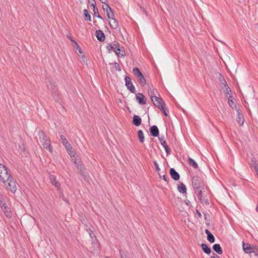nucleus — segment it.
<instances>
[{"instance_id":"obj_1","label":"nucleus","mask_w":258,"mask_h":258,"mask_svg":"<svg viewBox=\"0 0 258 258\" xmlns=\"http://www.w3.org/2000/svg\"><path fill=\"white\" fill-rule=\"evenodd\" d=\"M242 249L246 253H253L255 256H258V246L254 245L252 246L248 243H245L244 241L242 242Z\"/></svg>"},{"instance_id":"obj_2","label":"nucleus","mask_w":258,"mask_h":258,"mask_svg":"<svg viewBox=\"0 0 258 258\" xmlns=\"http://www.w3.org/2000/svg\"><path fill=\"white\" fill-rule=\"evenodd\" d=\"M133 73L136 77L139 83L141 86H144L146 84V81L140 70L138 68L135 67L133 68Z\"/></svg>"},{"instance_id":"obj_3","label":"nucleus","mask_w":258,"mask_h":258,"mask_svg":"<svg viewBox=\"0 0 258 258\" xmlns=\"http://www.w3.org/2000/svg\"><path fill=\"white\" fill-rule=\"evenodd\" d=\"M8 182V188L13 193H15L17 190L16 182L14 181L12 176L9 174L6 177V182Z\"/></svg>"},{"instance_id":"obj_4","label":"nucleus","mask_w":258,"mask_h":258,"mask_svg":"<svg viewBox=\"0 0 258 258\" xmlns=\"http://www.w3.org/2000/svg\"><path fill=\"white\" fill-rule=\"evenodd\" d=\"M191 183L192 187H202V185H205V183L203 179L198 175L195 176L192 178Z\"/></svg>"},{"instance_id":"obj_5","label":"nucleus","mask_w":258,"mask_h":258,"mask_svg":"<svg viewBox=\"0 0 258 258\" xmlns=\"http://www.w3.org/2000/svg\"><path fill=\"white\" fill-rule=\"evenodd\" d=\"M124 81H125V85L127 89L131 93H135L136 90L131 81V79L129 77L125 76L124 77Z\"/></svg>"},{"instance_id":"obj_6","label":"nucleus","mask_w":258,"mask_h":258,"mask_svg":"<svg viewBox=\"0 0 258 258\" xmlns=\"http://www.w3.org/2000/svg\"><path fill=\"white\" fill-rule=\"evenodd\" d=\"M8 174L7 168L5 165L0 164V180L6 183V177Z\"/></svg>"},{"instance_id":"obj_7","label":"nucleus","mask_w":258,"mask_h":258,"mask_svg":"<svg viewBox=\"0 0 258 258\" xmlns=\"http://www.w3.org/2000/svg\"><path fill=\"white\" fill-rule=\"evenodd\" d=\"M151 99L154 105L157 108H159L163 104H165L163 100L160 97L151 95Z\"/></svg>"},{"instance_id":"obj_8","label":"nucleus","mask_w":258,"mask_h":258,"mask_svg":"<svg viewBox=\"0 0 258 258\" xmlns=\"http://www.w3.org/2000/svg\"><path fill=\"white\" fill-rule=\"evenodd\" d=\"M49 179L51 183L53 185L57 190L60 189V184L56 179V176L54 175L50 174L49 175Z\"/></svg>"},{"instance_id":"obj_9","label":"nucleus","mask_w":258,"mask_h":258,"mask_svg":"<svg viewBox=\"0 0 258 258\" xmlns=\"http://www.w3.org/2000/svg\"><path fill=\"white\" fill-rule=\"evenodd\" d=\"M136 99L139 104L144 105L146 103V98L142 93H137L136 95Z\"/></svg>"},{"instance_id":"obj_10","label":"nucleus","mask_w":258,"mask_h":258,"mask_svg":"<svg viewBox=\"0 0 258 258\" xmlns=\"http://www.w3.org/2000/svg\"><path fill=\"white\" fill-rule=\"evenodd\" d=\"M42 145L44 148L48 150L50 152H52V147L51 145V142L49 138L42 141Z\"/></svg>"},{"instance_id":"obj_11","label":"nucleus","mask_w":258,"mask_h":258,"mask_svg":"<svg viewBox=\"0 0 258 258\" xmlns=\"http://www.w3.org/2000/svg\"><path fill=\"white\" fill-rule=\"evenodd\" d=\"M149 132L151 136L153 137H159V131L158 127L154 125L149 128Z\"/></svg>"},{"instance_id":"obj_12","label":"nucleus","mask_w":258,"mask_h":258,"mask_svg":"<svg viewBox=\"0 0 258 258\" xmlns=\"http://www.w3.org/2000/svg\"><path fill=\"white\" fill-rule=\"evenodd\" d=\"M91 243L94 253H97L100 250V243L97 238L91 239Z\"/></svg>"},{"instance_id":"obj_13","label":"nucleus","mask_w":258,"mask_h":258,"mask_svg":"<svg viewBox=\"0 0 258 258\" xmlns=\"http://www.w3.org/2000/svg\"><path fill=\"white\" fill-rule=\"evenodd\" d=\"M46 83L47 88L51 91L55 90L57 89L56 82L52 79L48 78Z\"/></svg>"},{"instance_id":"obj_14","label":"nucleus","mask_w":258,"mask_h":258,"mask_svg":"<svg viewBox=\"0 0 258 258\" xmlns=\"http://www.w3.org/2000/svg\"><path fill=\"white\" fill-rule=\"evenodd\" d=\"M169 174H170L171 178L175 181L178 180L180 178L179 174L173 168H170Z\"/></svg>"},{"instance_id":"obj_15","label":"nucleus","mask_w":258,"mask_h":258,"mask_svg":"<svg viewBox=\"0 0 258 258\" xmlns=\"http://www.w3.org/2000/svg\"><path fill=\"white\" fill-rule=\"evenodd\" d=\"M159 140L161 144L163 146L167 155L170 154L171 152L170 148L168 146L166 142L163 139V137L159 138Z\"/></svg>"},{"instance_id":"obj_16","label":"nucleus","mask_w":258,"mask_h":258,"mask_svg":"<svg viewBox=\"0 0 258 258\" xmlns=\"http://www.w3.org/2000/svg\"><path fill=\"white\" fill-rule=\"evenodd\" d=\"M95 35L97 39L100 42H103L105 39V34L101 30H96Z\"/></svg>"},{"instance_id":"obj_17","label":"nucleus","mask_w":258,"mask_h":258,"mask_svg":"<svg viewBox=\"0 0 258 258\" xmlns=\"http://www.w3.org/2000/svg\"><path fill=\"white\" fill-rule=\"evenodd\" d=\"M74 163L79 173L85 170L84 165L81 160L78 161L77 159H75Z\"/></svg>"},{"instance_id":"obj_18","label":"nucleus","mask_w":258,"mask_h":258,"mask_svg":"<svg viewBox=\"0 0 258 258\" xmlns=\"http://www.w3.org/2000/svg\"><path fill=\"white\" fill-rule=\"evenodd\" d=\"M132 123L136 126H138L141 124L142 118L138 115H134L133 117Z\"/></svg>"},{"instance_id":"obj_19","label":"nucleus","mask_w":258,"mask_h":258,"mask_svg":"<svg viewBox=\"0 0 258 258\" xmlns=\"http://www.w3.org/2000/svg\"><path fill=\"white\" fill-rule=\"evenodd\" d=\"M177 190L180 193L183 195L187 194L186 186L181 182H179V183L177 185Z\"/></svg>"},{"instance_id":"obj_20","label":"nucleus","mask_w":258,"mask_h":258,"mask_svg":"<svg viewBox=\"0 0 258 258\" xmlns=\"http://www.w3.org/2000/svg\"><path fill=\"white\" fill-rule=\"evenodd\" d=\"M205 232L207 235V239L208 241L211 243H214L215 241V238L213 234L208 229H206Z\"/></svg>"},{"instance_id":"obj_21","label":"nucleus","mask_w":258,"mask_h":258,"mask_svg":"<svg viewBox=\"0 0 258 258\" xmlns=\"http://www.w3.org/2000/svg\"><path fill=\"white\" fill-rule=\"evenodd\" d=\"M237 113V122L239 123L240 126H241L243 124L244 119L243 115L242 113H240L239 109H236Z\"/></svg>"},{"instance_id":"obj_22","label":"nucleus","mask_w":258,"mask_h":258,"mask_svg":"<svg viewBox=\"0 0 258 258\" xmlns=\"http://www.w3.org/2000/svg\"><path fill=\"white\" fill-rule=\"evenodd\" d=\"M60 140L61 141V143L65 147V148H71V144H70L68 140H67L66 137L63 135H60L59 136Z\"/></svg>"},{"instance_id":"obj_23","label":"nucleus","mask_w":258,"mask_h":258,"mask_svg":"<svg viewBox=\"0 0 258 258\" xmlns=\"http://www.w3.org/2000/svg\"><path fill=\"white\" fill-rule=\"evenodd\" d=\"M214 251L218 254H221L223 253V250L219 244H214L212 246Z\"/></svg>"},{"instance_id":"obj_24","label":"nucleus","mask_w":258,"mask_h":258,"mask_svg":"<svg viewBox=\"0 0 258 258\" xmlns=\"http://www.w3.org/2000/svg\"><path fill=\"white\" fill-rule=\"evenodd\" d=\"M201 247L202 248V250L205 253L207 254H210L211 253L212 250L211 249V248L208 245V244L205 243H202L201 244Z\"/></svg>"},{"instance_id":"obj_25","label":"nucleus","mask_w":258,"mask_h":258,"mask_svg":"<svg viewBox=\"0 0 258 258\" xmlns=\"http://www.w3.org/2000/svg\"><path fill=\"white\" fill-rule=\"evenodd\" d=\"M110 27L113 29H116L118 26V23L117 21L114 18H111L110 21L109 22Z\"/></svg>"},{"instance_id":"obj_26","label":"nucleus","mask_w":258,"mask_h":258,"mask_svg":"<svg viewBox=\"0 0 258 258\" xmlns=\"http://www.w3.org/2000/svg\"><path fill=\"white\" fill-rule=\"evenodd\" d=\"M187 162L190 166H192L195 169L198 168V165L197 163L196 162L195 160H194L191 158H190V157L188 158Z\"/></svg>"},{"instance_id":"obj_27","label":"nucleus","mask_w":258,"mask_h":258,"mask_svg":"<svg viewBox=\"0 0 258 258\" xmlns=\"http://www.w3.org/2000/svg\"><path fill=\"white\" fill-rule=\"evenodd\" d=\"M228 98V103L230 106H231L232 108L237 109V106L235 104H234V101L232 100V95L231 94H229V96L227 97Z\"/></svg>"},{"instance_id":"obj_28","label":"nucleus","mask_w":258,"mask_h":258,"mask_svg":"<svg viewBox=\"0 0 258 258\" xmlns=\"http://www.w3.org/2000/svg\"><path fill=\"white\" fill-rule=\"evenodd\" d=\"M83 15H84V19L85 21H91V15L87 9H84L83 10Z\"/></svg>"},{"instance_id":"obj_29","label":"nucleus","mask_w":258,"mask_h":258,"mask_svg":"<svg viewBox=\"0 0 258 258\" xmlns=\"http://www.w3.org/2000/svg\"><path fill=\"white\" fill-rule=\"evenodd\" d=\"M138 137L140 143H143L145 141V137L142 130H140L138 131Z\"/></svg>"},{"instance_id":"obj_30","label":"nucleus","mask_w":258,"mask_h":258,"mask_svg":"<svg viewBox=\"0 0 258 258\" xmlns=\"http://www.w3.org/2000/svg\"><path fill=\"white\" fill-rule=\"evenodd\" d=\"M94 230V228L92 225H90L89 227L86 229V231L88 232L91 239H93V237H96L94 235H93Z\"/></svg>"},{"instance_id":"obj_31","label":"nucleus","mask_w":258,"mask_h":258,"mask_svg":"<svg viewBox=\"0 0 258 258\" xmlns=\"http://www.w3.org/2000/svg\"><path fill=\"white\" fill-rule=\"evenodd\" d=\"M38 137L41 142L45 139L48 138L45 132L42 130H41L39 132Z\"/></svg>"},{"instance_id":"obj_32","label":"nucleus","mask_w":258,"mask_h":258,"mask_svg":"<svg viewBox=\"0 0 258 258\" xmlns=\"http://www.w3.org/2000/svg\"><path fill=\"white\" fill-rule=\"evenodd\" d=\"M52 94L53 98L55 100L58 101L60 99V95L57 89L55 90L52 91Z\"/></svg>"},{"instance_id":"obj_33","label":"nucleus","mask_w":258,"mask_h":258,"mask_svg":"<svg viewBox=\"0 0 258 258\" xmlns=\"http://www.w3.org/2000/svg\"><path fill=\"white\" fill-rule=\"evenodd\" d=\"M79 173L83 177V179L86 181H88L89 178V176L88 173L85 171V170L79 172Z\"/></svg>"},{"instance_id":"obj_34","label":"nucleus","mask_w":258,"mask_h":258,"mask_svg":"<svg viewBox=\"0 0 258 258\" xmlns=\"http://www.w3.org/2000/svg\"><path fill=\"white\" fill-rule=\"evenodd\" d=\"M218 78L219 81L221 83L222 85H223L224 86H226L227 85L226 81L225 80L222 74H219Z\"/></svg>"},{"instance_id":"obj_35","label":"nucleus","mask_w":258,"mask_h":258,"mask_svg":"<svg viewBox=\"0 0 258 258\" xmlns=\"http://www.w3.org/2000/svg\"><path fill=\"white\" fill-rule=\"evenodd\" d=\"M68 153L71 157H75L76 154L75 151L73 149L72 146L71 145V148H66Z\"/></svg>"},{"instance_id":"obj_36","label":"nucleus","mask_w":258,"mask_h":258,"mask_svg":"<svg viewBox=\"0 0 258 258\" xmlns=\"http://www.w3.org/2000/svg\"><path fill=\"white\" fill-rule=\"evenodd\" d=\"M204 191H201V190H200V191H199V192L196 194L197 196H198V198L199 200L201 201V202L202 203H203V202H202V199L206 197V196L204 195V194H203V192H204Z\"/></svg>"},{"instance_id":"obj_37","label":"nucleus","mask_w":258,"mask_h":258,"mask_svg":"<svg viewBox=\"0 0 258 258\" xmlns=\"http://www.w3.org/2000/svg\"><path fill=\"white\" fill-rule=\"evenodd\" d=\"M163 113V114L165 116H168V114L166 112V111H167V108H166L165 107V104H163L162 106H161L159 108H158Z\"/></svg>"},{"instance_id":"obj_38","label":"nucleus","mask_w":258,"mask_h":258,"mask_svg":"<svg viewBox=\"0 0 258 258\" xmlns=\"http://www.w3.org/2000/svg\"><path fill=\"white\" fill-rule=\"evenodd\" d=\"M224 88H225V90L224 91V93L226 95V97H228V94L229 95L230 94V92H231V89L229 87L228 84L227 85H226V86H224Z\"/></svg>"},{"instance_id":"obj_39","label":"nucleus","mask_w":258,"mask_h":258,"mask_svg":"<svg viewBox=\"0 0 258 258\" xmlns=\"http://www.w3.org/2000/svg\"><path fill=\"white\" fill-rule=\"evenodd\" d=\"M153 163H154V166H155L156 171L158 172L159 177H160V178H161V175H160V172H159L160 169L159 168V164H158V163L156 161H154L153 162Z\"/></svg>"},{"instance_id":"obj_40","label":"nucleus","mask_w":258,"mask_h":258,"mask_svg":"<svg viewBox=\"0 0 258 258\" xmlns=\"http://www.w3.org/2000/svg\"><path fill=\"white\" fill-rule=\"evenodd\" d=\"M205 185H202V187H200V186H198V187H193L194 189H195V192L196 194H197L198 192H199V191H200V190H201V191H205V187H204Z\"/></svg>"},{"instance_id":"obj_41","label":"nucleus","mask_w":258,"mask_h":258,"mask_svg":"<svg viewBox=\"0 0 258 258\" xmlns=\"http://www.w3.org/2000/svg\"><path fill=\"white\" fill-rule=\"evenodd\" d=\"M74 47H76V48L77 50H78V52L79 53L82 54L83 53V51L80 46V45L78 44L77 42H75V45H74Z\"/></svg>"},{"instance_id":"obj_42","label":"nucleus","mask_w":258,"mask_h":258,"mask_svg":"<svg viewBox=\"0 0 258 258\" xmlns=\"http://www.w3.org/2000/svg\"><path fill=\"white\" fill-rule=\"evenodd\" d=\"M113 64V66L116 71H121V68L118 63L115 62L114 63H110V64Z\"/></svg>"},{"instance_id":"obj_43","label":"nucleus","mask_w":258,"mask_h":258,"mask_svg":"<svg viewBox=\"0 0 258 258\" xmlns=\"http://www.w3.org/2000/svg\"><path fill=\"white\" fill-rule=\"evenodd\" d=\"M89 3L91 6L93 7V8L97 7L95 0H89Z\"/></svg>"},{"instance_id":"obj_44","label":"nucleus","mask_w":258,"mask_h":258,"mask_svg":"<svg viewBox=\"0 0 258 258\" xmlns=\"http://www.w3.org/2000/svg\"><path fill=\"white\" fill-rule=\"evenodd\" d=\"M1 207L3 210H4L5 213L8 212L9 208L6 204H3V205L1 206Z\"/></svg>"},{"instance_id":"obj_45","label":"nucleus","mask_w":258,"mask_h":258,"mask_svg":"<svg viewBox=\"0 0 258 258\" xmlns=\"http://www.w3.org/2000/svg\"><path fill=\"white\" fill-rule=\"evenodd\" d=\"M120 44L117 41H114L113 45V49L116 50V48L117 47H120Z\"/></svg>"},{"instance_id":"obj_46","label":"nucleus","mask_w":258,"mask_h":258,"mask_svg":"<svg viewBox=\"0 0 258 258\" xmlns=\"http://www.w3.org/2000/svg\"><path fill=\"white\" fill-rule=\"evenodd\" d=\"M93 11L94 12V16L96 17L99 14L98 8L97 7L93 8Z\"/></svg>"},{"instance_id":"obj_47","label":"nucleus","mask_w":258,"mask_h":258,"mask_svg":"<svg viewBox=\"0 0 258 258\" xmlns=\"http://www.w3.org/2000/svg\"><path fill=\"white\" fill-rule=\"evenodd\" d=\"M106 48L109 51H110L111 50H113V45L111 43H108L106 45Z\"/></svg>"},{"instance_id":"obj_48","label":"nucleus","mask_w":258,"mask_h":258,"mask_svg":"<svg viewBox=\"0 0 258 258\" xmlns=\"http://www.w3.org/2000/svg\"><path fill=\"white\" fill-rule=\"evenodd\" d=\"M161 178H162L165 182H166L167 184L168 183L169 180H168V178L167 175H164L163 176H161Z\"/></svg>"},{"instance_id":"obj_49","label":"nucleus","mask_w":258,"mask_h":258,"mask_svg":"<svg viewBox=\"0 0 258 258\" xmlns=\"http://www.w3.org/2000/svg\"><path fill=\"white\" fill-rule=\"evenodd\" d=\"M106 7L108 8L109 11L111 14H112V17H114V13L112 9L110 7L109 4H106Z\"/></svg>"},{"instance_id":"obj_50","label":"nucleus","mask_w":258,"mask_h":258,"mask_svg":"<svg viewBox=\"0 0 258 258\" xmlns=\"http://www.w3.org/2000/svg\"><path fill=\"white\" fill-rule=\"evenodd\" d=\"M202 202H203V203H204L206 205H209L210 204L209 200H208V199L207 198L206 199L205 198H204L202 199Z\"/></svg>"},{"instance_id":"obj_51","label":"nucleus","mask_w":258,"mask_h":258,"mask_svg":"<svg viewBox=\"0 0 258 258\" xmlns=\"http://www.w3.org/2000/svg\"><path fill=\"white\" fill-rule=\"evenodd\" d=\"M254 169L256 173V174L258 175V164L254 163Z\"/></svg>"},{"instance_id":"obj_52","label":"nucleus","mask_w":258,"mask_h":258,"mask_svg":"<svg viewBox=\"0 0 258 258\" xmlns=\"http://www.w3.org/2000/svg\"><path fill=\"white\" fill-rule=\"evenodd\" d=\"M3 204H6L4 201V198L3 197V196H1L0 197V205H2Z\"/></svg>"},{"instance_id":"obj_53","label":"nucleus","mask_w":258,"mask_h":258,"mask_svg":"<svg viewBox=\"0 0 258 258\" xmlns=\"http://www.w3.org/2000/svg\"><path fill=\"white\" fill-rule=\"evenodd\" d=\"M102 9L103 10V11L105 12H108V8H106V5L105 6H102Z\"/></svg>"},{"instance_id":"obj_54","label":"nucleus","mask_w":258,"mask_h":258,"mask_svg":"<svg viewBox=\"0 0 258 258\" xmlns=\"http://www.w3.org/2000/svg\"><path fill=\"white\" fill-rule=\"evenodd\" d=\"M196 213L198 214L199 217L201 218H202V214L200 213V212L198 210H197V209L196 210Z\"/></svg>"},{"instance_id":"obj_55","label":"nucleus","mask_w":258,"mask_h":258,"mask_svg":"<svg viewBox=\"0 0 258 258\" xmlns=\"http://www.w3.org/2000/svg\"><path fill=\"white\" fill-rule=\"evenodd\" d=\"M203 214H204L205 220L207 221H210V219H209L207 217V213H204Z\"/></svg>"},{"instance_id":"obj_56","label":"nucleus","mask_w":258,"mask_h":258,"mask_svg":"<svg viewBox=\"0 0 258 258\" xmlns=\"http://www.w3.org/2000/svg\"><path fill=\"white\" fill-rule=\"evenodd\" d=\"M62 199L63 201H65L66 203L69 204V201L67 200V199L62 195Z\"/></svg>"},{"instance_id":"obj_57","label":"nucleus","mask_w":258,"mask_h":258,"mask_svg":"<svg viewBox=\"0 0 258 258\" xmlns=\"http://www.w3.org/2000/svg\"><path fill=\"white\" fill-rule=\"evenodd\" d=\"M113 50H114V51L115 53L118 52H120L121 51V49L120 47H118V48L117 47V48H116V50H115V49H113Z\"/></svg>"},{"instance_id":"obj_58","label":"nucleus","mask_w":258,"mask_h":258,"mask_svg":"<svg viewBox=\"0 0 258 258\" xmlns=\"http://www.w3.org/2000/svg\"><path fill=\"white\" fill-rule=\"evenodd\" d=\"M154 90H153V91H151L150 92H149V91L148 90V93H149V96L151 97V96H153V95H154Z\"/></svg>"},{"instance_id":"obj_59","label":"nucleus","mask_w":258,"mask_h":258,"mask_svg":"<svg viewBox=\"0 0 258 258\" xmlns=\"http://www.w3.org/2000/svg\"><path fill=\"white\" fill-rule=\"evenodd\" d=\"M141 9L142 10L144 14H145L146 16L147 15V13L146 10L143 8L141 7Z\"/></svg>"},{"instance_id":"obj_60","label":"nucleus","mask_w":258,"mask_h":258,"mask_svg":"<svg viewBox=\"0 0 258 258\" xmlns=\"http://www.w3.org/2000/svg\"><path fill=\"white\" fill-rule=\"evenodd\" d=\"M69 39L70 40V41L74 43V45H75V42H76L75 40H74L72 37H69Z\"/></svg>"},{"instance_id":"obj_61","label":"nucleus","mask_w":258,"mask_h":258,"mask_svg":"<svg viewBox=\"0 0 258 258\" xmlns=\"http://www.w3.org/2000/svg\"><path fill=\"white\" fill-rule=\"evenodd\" d=\"M100 1L101 2V3L104 4L105 5L108 4V3H107V0H100Z\"/></svg>"},{"instance_id":"obj_62","label":"nucleus","mask_w":258,"mask_h":258,"mask_svg":"<svg viewBox=\"0 0 258 258\" xmlns=\"http://www.w3.org/2000/svg\"><path fill=\"white\" fill-rule=\"evenodd\" d=\"M106 14H107V18L108 19H111V17L110 15V14L109 13V12H106ZM113 17H112V18H113Z\"/></svg>"},{"instance_id":"obj_63","label":"nucleus","mask_w":258,"mask_h":258,"mask_svg":"<svg viewBox=\"0 0 258 258\" xmlns=\"http://www.w3.org/2000/svg\"><path fill=\"white\" fill-rule=\"evenodd\" d=\"M185 203L186 205H190V201H189L186 200L185 201Z\"/></svg>"},{"instance_id":"obj_64","label":"nucleus","mask_w":258,"mask_h":258,"mask_svg":"<svg viewBox=\"0 0 258 258\" xmlns=\"http://www.w3.org/2000/svg\"><path fill=\"white\" fill-rule=\"evenodd\" d=\"M96 17H97V18H99V19H101V20H103V21H104V19H103V18H102V17L101 16H100L99 14V15H98L96 16Z\"/></svg>"}]
</instances>
